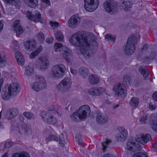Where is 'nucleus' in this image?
<instances>
[{
    "mask_svg": "<svg viewBox=\"0 0 157 157\" xmlns=\"http://www.w3.org/2000/svg\"><path fill=\"white\" fill-rule=\"evenodd\" d=\"M37 79V82H33L31 85L32 88L33 90L39 92L46 88V81L43 76H38Z\"/></svg>",
    "mask_w": 157,
    "mask_h": 157,
    "instance_id": "20e7f679",
    "label": "nucleus"
},
{
    "mask_svg": "<svg viewBox=\"0 0 157 157\" xmlns=\"http://www.w3.org/2000/svg\"><path fill=\"white\" fill-rule=\"evenodd\" d=\"M12 157H30V156L28 152L23 151L20 153H14Z\"/></svg>",
    "mask_w": 157,
    "mask_h": 157,
    "instance_id": "a878e982",
    "label": "nucleus"
},
{
    "mask_svg": "<svg viewBox=\"0 0 157 157\" xmlns=\"http://www.w3.org/2000/svg\"><path fill=\"white\" fill-rule=\"evenodd\" d=\"M71 83L70 78L66 77L57 86V88L60 91H66L70 88Z\"/></svg>",
    "mask_w": 157,
    "mask_h": 157,
    "instance_id": "0eeeda50",
    "label": "nucleus"
},
{
    "mask_svg": "<svg viewBox=\"0 0 157 157\" xmlns=\"http://www.w3.org/2000/svg\"><path fill=\"white\" fill-rule=\"evenodd\" d=\"M42 1L48 6L51 5V2L49 0H42Z\"/></svg>",
    "mask_w": 157,
    "mask_h": 157,
    "instance_id": "680f3d73",
    "label": "nucleus"
},
{
    "mask_svg": "<svg viewBox=\"0 0 157 157\" xmlns=\"http://www.w3.org/2000/svg\"><path fill=\"white\" fill-rule=\"evenodd\" d=\"M3 24L2 21H0V33L3 29Z\"/></svg>",
    "mask_w": 157,
    "mask_h": 157,
    "instance_id": "774afa93",
    "label": "nucleus"
},
{
    "mask_svg": "<svg viewBox=\"0 0 157 157\" xmlns=\"http://www.w3.org/2000/svg\"><path fill=\"white\" fill-rule=\"evenodd\" d=\"M75 138L76 139V141H77L78 144H82V141L81 139V136L79 134H76Z\"/></svg>",
    "mask_w": 157,
    "mask_h": 157,
    "instance_id": "8fccbe9b",
    "label": "nucleus"
},
{
    "mask_svg": "<svg viewBox=\"0 0 157 157\" xmlns=\"http://www.w3.org/2000/svg\"><path fill=\"white\" fill-rule=\"evenodd\" d=\"M105 38L108 41L111 40V41L114 42L116 40V36L115 35H112L110 34H107L105 35Z\"/></svg>",
    "mask_w": 157,
    "mask_h": 157,
    "instance_id": "72a5a7b5",
    "label": "nucleus"
},
{
    "mask_svg": "<svg viewBox=\"0 0 157 157\" xmlns=\"http://www.w3.org/2000/svg\"><path fill=\"white\" fill-rule=\"evenodd\" d=\"M25 3L29 7L35 8L38 4V0H23Z\"/></svg>",
    "mask_w": 157,
    "mask_h": 157,
    "instance_id": "5701e85b",
    "label": "nucleus"
},
{
    "mask_svg": "<svg viewBox=\"0 0 157 157\" xmlns=\"http://www.w3.org/2000/svg\"><path fill=\"white\" fill-rule=\"evenodd\" d=\"M36 36L37 39L40 42L42 43L45 40L44 35V34L42 32H39L37 35Z\"/></svg>",
    "mask_w": 157,
    "mask_h": 157,
    "instance_id": "2f4dec72",
    "label": "nucleus"
},
{
    "mask_svg": "<svg viewBox=\"0 0 157 157\" xmlns=\"http://www.w3.org/2000/svg\"><path fill=\"white\" fill-rule=\"evenodd\" d=\"M15 58L18 64L22 66L24 63V58L22 54L20 52H16L15 53Z\"/></svg>",
    "mask_w": 157,
    "mask_h": 157,
    "instance_id": "412c9836",
    "label": "nucleus"
},
{
    "mask_svg": "<svg viewBox=\"0 0 157 157\" xmlns=\"http://www.w3.org/2000/svg\"><path fill=\"white\" fill-rule=\"evenodd\" d=\"M126 136H124V134H119L116 137V139L118 141H123L125 140Z\"/></svg>",
    "mask_w": 157,
    "mask_h": 157,
    "instance_id": "37998d69",
    "label": "nucleus"
},
{
    "mask_svg": "<svg viewBox=\"0 0 157 157\" xmlns=\"http://www.w3.org/2000/svg\"><path fill=\"white\" fill-rule=\"evenodd\" d=\"M123 86V85L121 84H119L117 85L114 86L113 90L115 92L116 96L121 97L126 94L127 91L122 87Z\"/></svg>",
    "mask_w": 157,
    "mask_h": 157,
    "instance_id": "1a4fd4ad",
    "label": "nucleus"
},
{
    "mask_svg": "<svg viewBox=\"0 0 157 157\" xmlns=\"http://www.w3.org/2000/svg\"><path fill=\"white\" fill-rule=\"evenodd\" d=\"M13 27L15 33L18 34L23 33L24 31L22 27L20 25V21L17 20L14 21L13 24Z\"/></svg>",
    "mask_w": 157,
    "mask_h": 157,
    "instance_id": "a211bd4d",
    "label": "nucleus"
},
{
    "mask_svg": "<svg viewBox=\"0 0 157 157\" xmlns=\"http://www.w3.org/2000/svg\"><path fill=\"white\" fill-rule=\"evenodd\" d=\"M78 14H75L72 16L68 21V25L69 27L74 28L77 27L79 22L78 19H79Z\"/></svg>",
    "mask_w": 157,
    "mask_h": 157,
    "instance_id": "f8f14e48",
    "label": "nucleus"
},
{
    "mask_svg": "<svg viewBox=\"0 0 157 157\" xmlns=\"http://www.w3.org/2000/svg\"><path fill=\"white\" fill-rule=\"evenodd\" d=\"M140 72L143 76L146 78L149 75V72L148 69H139Z\"/></svg>",
    "mask_w": 157,
    "mask_h": 157,
    "instance_id": "a18cd8bd",
    "label": "nucleus"
},
{
    "mask_svg": "<svg viewBox=\"0 0 157 157\" xmlns=\"http://www.w3.org/2000/svg\"><path fill=\"white\" fill-rule=\"evenodd\" d=\"M49 111H51V113H58L60 112V109L59 107L56 105H53L51 106L50 108Z\"/></svg>",
    "mask_w": 157,
    "mask_h": 157,
    "instance_id": "bb28decb",
    "label": "nucleus"
},
{
    "mask_svg": "<svg viewBox=\"0 0 157 157\" xmlns=\"http://www.w3.org/2000/svg\"><path fill=\"white\" fill-rule=\"evenodd\" d=\"M89 81L91 84H95L98 83L99 82V79L96 75L92 74L89 76Z\"/></svg>",
    "mask_w": 157,
    "mask_h": 157,
    "instance_id": "b1692460",
    "label": "nucleus"
},
{
    "mask_svg": "<svg viewBox=\"0 0 157 157\" xmlns=\"http://www.w3.org/2000/svg\"><path fill=\"white\" fill-rule=\"evenodd\" d=\"M131 157H148L147 153L146 152H140L138 153L135 154Z\"/></svg>",
    "mask_w": 157,
    "mask_h": 157,
    "instance_id": "58836bf2",
    "label": "nucleus"
},
{
    "mask_svg": "<svg viewBox=\"0 0 157 157\" xmlns=\"http://www.w3.org/2000/svg\"><path fill=\"white\" fill-rule=\"evenodd\" d=\"M23 115L29 120L34 119L35 118L34 115L32 113L26 112L23 113Z\"/></svg>",
    "mask_w": 157,
    "mask_h": 157,
    "instance_id": "cd10ccee",
    "label": "nucleus"
},
{
    "mask_svg": "<svg viewBox=\"0 0 157 157\" xmlns=\"http://www.w3.org/2000/svg\"><path fill=\"white\" fill-rule=\"evenodd\" d=\"M41 18V14L39 13H36L35 15H34V17L33 21L34 22L39 21Z\"/></svg>",
    "mask_w": 157,
    "mask_h": 157,
    "instance_id": "a19ab883",
    "label": "nucleus"
},
{
    "mask_svg": "<svg viewBox=\"0 0 157 157\" xmlns=\"http://www.w3.org/2000/svg\"><path fill=\"white\" fill-rule=\"evenodd\" d=\"M71 73L74 75H76L77 73V71L76 69H70Z\"/></svg>",
    "mask_w": 157,
    "mask_h": 157,
    "instance_id": "69168bd1",
    "label": "nucleus"
},
{
    "mask_svg": "<svg viewBox=\"0 0 157 157\" xmlns=\"http://www.w3.org/2000/svg\"><path fill=\"white\" fill-rule=\"evenodd\" d=\"M115 6L114 0H106L104 3V7L106 12L108 13L113 11Z\"/></svg>",
    "mask_w": 157,
    "mask_h": 157,
    "instance_id": "9b49d317",
    "label": "nucleus"
},
{
    "mask_svg": "<svg viewBox=\"0 0 157 157\" xmlns=\"http://www.w3.org/2000/svg\"><path fill=\"white\" fill-rule=\"evenodd\" d=\"M49 23L51 26L52 27H57L59 25V23L56 21H50Z\"/></svg>",
    "mask_w": 157,
    "mask_h": 157,
    "instance_id": "603ef678",
    "label": "nucleus"
},
{
    "mask_svg": "<svg viewBox=\"0 0 157 157\" xmlns=\"http://www.w3.org/2000/svg\"><path fill=\"white\" fill-rule=\"evenodd\" d=\"M149 109H155L156 108V106L155 105H153L150 103L149 105Z\"/></svg>",
    "mask_w": 157,
    "mask_h": 157,
    "instance_id": "0e129e2a",
    "label": "nucleus"
},
{
    "mask_svg": "<svg viewBox=\"0 0 157 157\" xmlns=\"http://www.w3.org/2000/svg\"><path fill=\"white\" fill-rule=\"evenodd\" d=\"M55 37L56 40L59 41H63V36L60 32H57L55 34Z\"/></svg>",
    "mask_w": 157,
    "mask_h": 157,
    "instance_id": "7c9ffc66",
    "label": "nucleus"
},
{
    "mask_svg": "<svg viewBox=\"0 0 157 157\" xmlns=\"http://www.w3.org/2000/svg\"><path fill=\"white\" fill-rule=\"evenodd\" d=\"M63 46L62 44L59 43H56L54 45V48L55 50V52H57V49L61 48Z\"/></svg>",
    "mask_w": 157,
    "mask_h": 157,
    "instance_id": "49530a36",
    "label": "nucleus"
},
{
    "mask_svg": "<svg viewBox=\"0 0 157 157\" xmlns=\"http://www.w3.org/2000/svg\"><path fill=\"white\" fill-rule=\"evenodd\" d=\"M20 90V86L17 82H14L7 84L2 90V98L5 100H8L11 96L17 95Z\"/></svg>",
    "mask_w": 157,
    "mask_h": 157,
    "instance_id": "f03ea898",
    "label": "nucleus"
},
{
    "mask_svg": "<svg viewBox=\"0 0 157 157\" xmlns=\"http://www.w3.org/2000/svg\"><path fill=\"white\" fill-rule=\"evenodd\" d=\"M149 48V45L148 44L146 43L141 48L142 52L147 51Z\"/></svg>",
    "mask_w": 157,
    "mask_h": 157,
    "instance_id": "5fc2aeb1",
    "label": "nucleus"
},
{
    "mask_svg": "<svg viewBox=\"0 0 157 157\" xmlns=\"http://www.w3.org/2000/svg\"><path fill=\"white\" fill-rule=\"evenodd\" d=\"M20 132L21 133V134H25L28 132V131H26V129L25 128H22L20 131Z\"/></svg>",
    "mask_w": 157,
    "mask_h": 157,
    "instance_id": "e2e57ef3",
    "label": "nucleus"
},
{
    "mask_svg": "<svg viewBox=\"0 0 157 157\" xmlns=\"http://www.w3.org/2000/svg\"><path fill=\"white\" fill-rule=\"evenodd\" d=\"M24 44L25 49L28 50L33 51L36 48L34 40L26 41L24 42Z\"/></svg>",
    "mask_w": 157,
    "mask_h": 157,
    "instance_id": "6ab92c4d",
    "label": "nucleus"
},
{
    "mask_svg": "<svg viewBox=\"0 0 157 157\" xmlns=\"http://www.w3.org/2000/svg\"><path fill=\"white\" fill-rule=\"evenodd\" d=\"M119 131L120 132V134H122L124 136H127V131L124 129V128L123 127H121L119 129Z\"/></svg>",
    "mask_w": 157,
    "mask_h": 157,
    "instance_id": "3c124183",
    "label": "nucleus"
},
{
    "mask_svg": "<svg viewBox=\"0 0 157 157\" xmlns=\"http://www.w3.org/2000/svg\"><path fill=\"white\" fill-rule=\"evenodd\" d=\"M104 88L101 87H94L89 88L87 92L90 95L94 96H99L101 95L105 91Z\"/></svg>",
    "mask_w": 157,
    "mask_h": 157,
    "instance_id": "9d476101",
    "label": "nucleus"
},
{
    "mask_svg": "<svg viewBox=\"0 0 157 157\" xmlns=\"http://www.w3.org/2000/svg\"><path fill=\"white\" fill-rule=\"evenodd\" d=\"M135 140H133L132 138L129 139L127 143V149L128 151H136V148H135V147L137 148L138 147V150H141L142 149V147L138 146V147L137 146H136V144L135 142Z\"/></svg>",
    "mask_w": 157,
    "mask_h": 157,
    "instance_id": "4468645a",
    "label": "nucleus"
},
{
    "mask_svg": "<svg viewBox=\"0 0 157 157\" xmlns=\"http://www.w3.org/2000/svg\"><path fill=\"white\" fill-rule=\"evenodd\" d=\"M81 48H82L81 49V53H82V55L83 56H85L86 55H87L86 53H87V50L85 49V48H86V47L84 48L83 47H81Z\"/></svg>",
    "mask_w": 157,
    "mask_h": 157,
    "instance_id": "4d7b16f0",
    "label": "nucleus"
},
{
    "mask_svg": "<svg viewBox=\"0 0 157 157\" xmlns=\"http://www.w3.org/2000/svg\"><path fill=\"white\" fill-rule=\"evenodd\" d=\"M147 115L146 114L144 115L140 120V122L141 124H145L147 120Z\"/></svg>",
    "mask_w": 157,
    "mask_h": 157,
    "instance_id": "09e8293b",
    "label": "nucleus"
},
{
    "mask_svg": "<svg viewBox=\"0 0 157 157\" xmlns=\"http://www.w3.org/2000/svg\"><path fill=\"white\" fill-rule=\"evenodd\" d=\"M140 35L138 36V37L133 35L128 37L125 47V54L130 55L134 53L136 49L135 45L137 44V41L140 40Z\"/></svg>",
    "mask_w": 157,
    "mask_h": 157,
    "instance_id": "7ed1b4c3",
    "label": "nucleus"
},
{
    "mask_svg": "<svg viewBox=\"0 0 157 157\" xmlns=\"http://www.w3.org/2000/svg\"><path fill=\"white\" fill-rule=\"evenodd\" d=\"M54 38L52 37H47L46 40V42L48 44H52L53 43Z\"/></svg>",
    "mask_w": 157,
    "mask_h": 157,
    "instance_id": "6e6d98bb",
    "label": "nucleus"
},
{
    "mask_svg": "<svg viewBox=\"0 0 157 157\" xmlns=\"http://www.w3.org/2000/svg\"><path fill=\"white\" fill-rule=\"evenodd\" d=\"M38 60L39 64L40 66V69H45L44 67H47L48 65V59L46 56L39 57Z\"/></svg>",
    "mask_w": 157,
    "mask_h": 157,
    "instance_id": "f3484780",
    "label": "nucleus"
},
{
    "mask_svg": "<svg viewBox=\"0 0 157 157\" xmlns=\"http://www.w3.org/2000/svg\"><path fill=\"white\" fill-rule=\"evenodd\" d=\"M71 118L72 120L75 121H78L80 120V117L78 112L73 113L71 116Z\"/></svg>",
    "mask_w": 157,
    "mask_h": 157,
    "instance_id": "f704fd0d",
    "label": "nucleus"
},
{
    "mask_svg": "<svg viewBox=\"0 0 157 157\" xmlns=\"http://www.w3.org/2000/svg\"><path fill=\"white\" fill-rule=\"evenodd\" d=\"M80 120L86 119L90 113V107L87 105H84L80 107L78 111Z\"/></svg>",
    "mask_w": 157,
    "mask_h": 157,
    "instance_id": "6e6552de",
    "label": "nucleus"
},
{
    "mask_svg": "<svg viewBox=\"0 0 157 157\" xmlns=\"http://www.w3.org/2000/svg\"><path fill=\"white\" fill-rule=\"evenodd\" d=\"M54 68V69H66L65 66L63 64L56 65Z\"/></svg>",
    "mask_w": 157,
    "mask_h": 157,
    "instance_id": "13d9d810",
    "label": "nucleus"
},
{
    "mask_svg": "<svg viewBox=\"0 0 157 157\" xmlns=\"http://www.w3.org/2000/svg\"><path fill=\"white\" fill-rule=\"evenodd\" d=\"M129 3V2H127L124 1H123L122 2V6L124 7V9L125 11L128 10V9L131 7L130 5H128V3Z\"/></svg>",
    "mask_w": 157,
    "mask_h": 157,
    "instance_id": "c03bdc74",
    "label": "nucleus"
},
{
    "mask_svg": "<svg viewBox=\"0 0 157 157\" xmlns=\"http://www.w3.org/2000/svg\"><path fill=\"white\" fill-rule=\"evenodd\" d=\"M11 146V145L10 142H6L4 144V147L5 148H9Z\"/></svg>",
    "mask_w": 157,
    "mask_h": 157,
    "instance_id": "052dcab7",
    "label": "nucleus"
},
{
    "mask_svg": "<svg viewBox=\"0 0 157 157\" xmlns=\"http://www.w3.org/2000/svg\"><path fill=\"white\" fill-rule=\"evenodd\" d=\"M151 139L150 135L147 134L145 135H139L136 137V140L144 145L147 143Z\"/></svg>",
    "mask_w": 157,
    "mask_h": 157,
    "instance_id": "dca6fc26",
    "label": "nucleus"
},
{
    "mask_svg": "<svg viewBox=\"0 0 157 157\" xmlns=\"http://www.w3.org/2000/svg\"><path fill=\"white\" fill-rule=\"evenodd\" d=\"M156 53L154 52H152L149 56H146L143 58V60L145 63L149 64L151 60H153L155 58Z\"/></svg>",
    "mask_w": 157,
    "mask_h": 157,
    "instance_id": "4be33fe9",
    "label": "nucleus"
},
{
    "mask_svg": "<svg viewBox=\"0 0 157 157\" xmlns=\"http://www.w3.org/2000/svg\"><path fill=\"white\" fill-rule=\"evenodd\" d=\"M36 53L34 51L32 52L30 54V57L31 59H34L36 56H37Z\"/></svg>",
    "mask_w": 157,
    "mask_h": 157,
    "instance_id": "bf43d9fd",
    "label": "nucleus"
},
{
    "mask_svg": "<svg viewBox=\"0 0 157 157\" xmlns=\"http://www.w3.org/2000/svg\"><path fill=\"white\" fill-rule=\"evenodd\" d=\"M96 121L99 124H103L108 121V117L106 114H103L101 113H98L96 115Z\"/></svg>",
    "mask_w": 157,
    "mask_h": 157,
    "instance_id": "2eb2a0df",
    "label": "nucleus"
},
{
    "mask_svg": "<svg viewBox=\"0 0 157 157\" xmlns=\"http://www.w3.org/2000/svg\"><path fill=\"white\" fill-rule=\"evenodd\" d=\"M70 43L76 47H83L90 48V43L97 44L96 39L94 35L90 33L87 36H84L83 31H79L75 33L70 36Z\"/></svg>",
    "mask_w": 157,
    "mask_h": 157,
    "instance_id": "f257e3e1",
    "label": "nucleus"
},
{
    "mask_svg": "<svg viewBox=\"0 0 157 157\" xmlns=\"http://www.w3.org/2000/svg\"><path fill=\"white\" fill-rule=\"evenodd\" d=\"M139 102V99L135 97H133L131 99L129 104L132 107L135 108L138 106Z\"/></svg>",
    "mask_w": 157,
    "mask_h": 157,
    "instance_id": "393cba45",
    "label": "nucleus"
},
{
    "mask_svg": "<svg viewBox=\"0 0 157 157\" xmlns=\"http://www.w3.org/2000/svg\"><path fill=\"white\" fill-rule=\"evenodd\" d=\"M19 113V110L17 108H13L10 109L7 112V114L9 116L8 118L9 119H12L17 116Z\"/></svg>",
    "mask_w": 157,
    "mask_h": 157,
    "instance_id": "aec40b11",
    "label": "nucleus"
},
{
    "mask_svg": "<svg viewBox=\"0 0 157 157\" xmlns=\"http://www.w3.org/2000/svg\"><path fill=\"white\" fill-rule=\"evenodd\" d=\"M65 71L64 69H52L50 72V76L55 78H62L64 75Z\"/></svg>",
    "mask_w": 157,
    "mask_h": 157,
    "instance_id": "ddd939ff",
    "label": "nucleus"
},
{
    "mask_svg": "<svg viewBox=\"0 0 157 157\" xmlns=\"http://www.w3.org/2000/svg\"><path fill=\"white\" fill-rule=\"evenodd\" d=\"M111 142V140L107 139L106 141L102 143L103 151H104L107 147V146Z\"/></svg>",
    "mask_w": 157,
    "mask_h": 157,
    "instance_id": "79ce46f5",
    "label": "nucleus"
},
{
    "mask_svg": "<svg viewBox=\"0 0 157 157\" xmlns=\"http://www.w3.org/2000/svg\"><path fill=\"white\" fill-rule=\"evenodd\" d=\"M42 118L44 121L48 124H54L56 122V119L52 114L51 111H43L41 113Z\"/></svg>",
    "mask_w": 157,
    "mask_h": 157,
    "instance_id": "39448f33",
    "label": "nucleus"
},
{
    "mask_svg": "<svg viewBox=\"0 0 157 157\" xmlns=\"http://www.w3.org/2000/svg\"><path fill=\"white\" fill-rule=\"evenodd\" d=\"M152 97L154 100L157 101V92L154 93Z\"/></svg>",
    "mask_w": 157,
    "mask_h": 157,
    "instance_id": "338daca9",
    "label": "nucleus"
},
{
    "mask_svg": "<svg viewBox=\"0 0 157 157\" xmlns=\"http://www.w3.org/2000/svg\"><path fill=\"white\" fill-rule=\"evenodd\" d=\"M42 49L43 47L42 46L40 45L34 51L38 55L41 52Z\"/></svg>",
    "mask_w": 157,
    "mask_h": 157,
    "instance_id": "864d4df0",
    "label": "nucleus"
},
{
    "mask_svg": "<svg viewBox=\"0 0 157 157\" xmlns=\"http://www.w3.org/2000/svg\"><path fill=\"white\" fill-rule=\"evenodd\" d=\"M79 72L83 78H85L88 75V69H80Z\"/></svg>",
    "mask_w": 157,
    "mask_h": 157,
    "instance_id": "ea45409f",
    "label": "nucleus"
},
{
    "mask_svg": "<svg viewBox=\"0 0 157 157\" xmlns=\"http://www.w3.org/2000/svg\"><path fill=\"white\" fill-rule=\"evenodd\" d=\"M131 78L129 75H124L123 78V84L124 85L129 84Z\"/></svg>",
    "mask_w": 157,
    "mask_h": 157,
    "instance_id": "4c0bfd02",
    "label": "nucleus"
},
{
    "mask_svg": "<svg viewBox=\"0 0 157 157\" xmlns=\"http://www.w3.org/2000/svg\"><path fill=\"white\" fill-rule=\"evenodd\" d=\"M53 140L58 141V138L55 135L52 134L50 135L48 137L46 138L45 139V141L47 143L49 141Z\"/></svg>",
    "mask_w": 157,
    "mask_h": 157,
    "instance_id": "c9c22d12",
    "label": "nucleus"
},
{
    "mask_svg": "<svg viewBox=\"0 0 157 157\" xmlns=\"http://www.w3.org/2000/svg\"><path fill=\"white\" fill-rule=\"evenodd\" d=\"M152 128L154 130L157 132V113L153 121L150 123Z\"/></svg>",
    "mask_w": 157,
    "mask_h": 157,
    "instance_id": "c85d7f7f",
    "label": "nucleus"
},
{
    "mask_svg": "<svg viewBox=\"0 0 157 157\" xmlns=\"http://www.w3.org/2000/svg\"><path fill=\"white\" fill-rule=\"evenodd\" d=\"M24 74L26 76L29 77L34 75V72L33 69H25Z\"/></svg>",
    "mask_w": 157,
    "mask_h": 157,
    "instance_id": "e433bc0d",
    "label": "nucleus"
},
{
    "mask_svg": "<svg viewBox=\"0 0 157 157\" xmlns=\"http://www.w3.org/2000/svg\"><path fill=\"white\" fill-rule=\"evenodd\" d=\"M67 50L64 51L63 56L66 61L69 62L70 60V57L71 56V54L68 52L69 50L68 48H67Z\"/></svg>",
    "mask_w": 157,
    "mask_h": 157,
    "instance_id": "473e14b6",
    "label": "nucleus"
},
{
    "mask_svg": "<svg viewBox=\"0 0 157 157\" xmlns=\"http://www.w3.org/2000/svg\"><path fill=\"white\" fill-rule=\"evenodd\" d=\"M26 14L28 19L30 21H33L34 15L32 14V12L29 11H27Z\"/></svg>",
    "mask_w": 157,
    "mask_h": 157,
    "instance_id": "de8ad7c7",
    "label": "nucleus"
},
{
    "mask_svg": "<svg viewBox=\"0 0 157 157\" xmlns=\"http://www.w3.org/2000/svg\"><path fill=\"white\" fill-rule=\"evenodd\" d=\"M84 7L85 10L89 12L95 11L98 8L99 3L98 0H84Z\"/></svg>",
    "mask_w": 157,
    "mask_h": 157,
    "instance_id": "423d86ee",
    "label": "nucleus"
},
{
    "mask_svg": "<svg viewBox=\"0 0 157 157\" xmlns=\"http://www.w3.org/2000/svg\"><path fill=\"white\" fill-rule=\"evenodd\" d=\"M66 136L64 135L62 133L59 136V143L62 147H63L66 143L65 141L66 140Z\"/></svg>",
    "mask_w": 157,
    "mask_h": 157,
    "instance_id": "c756f323",
    "label": "nucleus"
}]
</instances>
